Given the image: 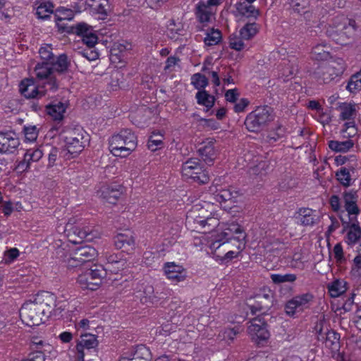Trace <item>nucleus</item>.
<instances>
[{
	"mask_svg": "<svg viewBox=\"0 0 361 361\" xmlns=\"http://www.w3.org/2000/svg\"><path fill=\"white\" fill-rule=\"evenodd\" d=\"M357 28L355 20L337 16L326 26V35L336 44L346 45L354 38Z\"/></svg>",
	"mask_w": 361,
	"mask_h": 361,
	"instance_id": "f257e3e1",
	"label": "nucleus"
},
{
	"mask_svg": "<svg viewBox=\"0 0 361 361\" xmlns=\"http://www.w3.org/2000/svg\"><path fill=\"white\" fill-rule=\"evenodd\" d=\"M271 108L269 106L258 107L250 113L245 121L246 128L250 132H258L273 121Z\"/></svg>",
	"mask_w": 361,
	"mask_h": 361,
	"instance_id": "f03ea898",
	"label": "nucleus"
},
{
	"mask_svg": "<svg viewBox=\"0 0 361 361\" xmlns=\"http://www.w3.org/2000/svg\"><path fill=\"white\" fill-rule=\"evenodd\" d=\"M64 142L68 153L75 157L84 149L88 135L82 128H74L66 132Z\"/></svg>",
	"mask_w": 361,
	"mask_h": 361,
	"instance_id": "7ed1b4c3",
	"label": "nucleus"
},
{
	"mask_svg": "<svg viewBox=\"0 0 361 361\" xmlns=\"http://www.w3.org/2000/svg\"><path fill=\"white\" fill-rule=\"evenodd\" d=\"M36 77L42 82V89H46L49 92H54L59 87V80L56 75L53 71L50 63H37L35 68Z\"/></svg>",
	"mask_w": 361,
	"mask_h": 361,
	"instance_id": "20e7f679",
	"label": "nucleus"
},
{
	"mask_svg": "<svg viewBox=\"0 0 361 361\" xmlns=\"http://www.w3.org/2000/svg\"><path fill=\"white\" fill-rule=\"evenodd\" d=\"M59 30L67 33L76 34L82 37V42L89 47L93 48L97 42V36L92 27L85 23H79L71 26L59 24Z\"/></svg>",
	"mask_w": 361,
	"mask_h": 361,
	"instance_id": "39448f33",
	"label": "nucleus"
},
{
	"mask_svg": "<svg viewBox=\"0 0 361 361\" xmlns=\"http://www.w3.org/2000/svg\"><path fill=\"white\" fill-rule=\"evenodd\" d=\"M246 235L243 228L238 224H231L222 233V238L214 241L211 244L212 249H218L221 245L228 243V240H234L238 243V248L241 250L245 245L244 240Z\"/></svg>",
	"mask_w": 361,
	"mask_h": 361,
	"instance_id": "423d86ee",
	"label": "nucleus"
},
{
	"mask_svg": "<svg viewBox=\"0 0 361 361\" xmlns=\"http://www.w3.org/2000/svg\"><path fill=\"white\" fill-rule=\"evenodd\" d=\"M20 316L23 322L30 326H38L47 319L34 300L23 305L20 310Z\"/></svg>",
	"mask_w": 361,
	"mask_h": 361,
	"instance_id": "0eeeda50",
	"label": "nucleus"
},
{
	"mask_svg": "<svg viewBox=\"0 0 361 361\" xmlns=\"http://www.w3.org/2000/svg\"><path fill=\"white\" fill-rule=\"evenodd\" d=\"M106 272L102 267L94 266V269H87L78 277V282L82 288L95 290L100 285Z\"/></svg>",
	"mask_w": 361,
	"mask_h": 361,
	"instance_id": "6e6552de",
	"label": "nucleus"
},
{
	"mask_svg": "<svg viewBox=\"0 0 361 361\" xmlns=\"http://www.w3.org/2000/svg\"><path fill=\"white\" fill-rule=\"evenodd\" d=\"M183 176L193 179L195 182L204 184L209 182L208 175L202 170L197 158H190L182 165Z\"/></svg>",
	"mask_w": 361,
	"mask_h": 361,
	"instance_id": "1a4fd4ad",
	"label": "nucleus"
},
{
	"mask_svg": "<svg viewBox=\"0 0 361 361\" xmlns=\"http://www.w3.org/2000/svg\"><path fill=\"white\" fill-rule=\"evenodd\" d=\"M312 294L306 293L294 296L285 305V312L289 316H294L297 312H302L310 308L313 302Z\"/></svg>",
	"mask_w": 361,
	"mask_h": 361,
	"instance_id": "9d476101",
	"label": "nucleus"
},
{
	"mask_svg": "<svg viewBox=\"0 0 361 361\" xmlns=\"http://www.w3.org/2000/svg\"><path fill=\"white\" fill-rule=\"evenodd\" d=\"M97 256L96 250L91 246L78 247L68 259L69 267H78L81 265H88Z\"/></svg>",
	"mask_w": 361,
	"mask_h": 361,
	"instance_id": "9b49d317",
	"label": "nucleus"
},
{
	"mask_svg": "<svg viewBox=\"0 0 361 361\" xmlns=\"http://www.w3.org/2000/svg\"><path fill=\"white\" fill-rule=\"evenodd\" d=\"M250 323L247 331L253 341L259 345L269 338L267 324L262 316L252 319Z\"/></svg>",
	"mask_w": 361,
	"mask_h": 361,
	"instance_id": "f8f14e48",
	"label": "nucleus"
},
{
	"mask_svg": "<svg viewBox=\"0 0 361 361\" xmlns=\"http://www.w3.org/2000/svg\"><path fill=\"white\" fill-rule=\"evenodd\" d=\"M315 331L317 334L319 341L325 343V345L330 348L332 351H337L340 348V335L334 331H329L326 329L324 331L323 322H320L317 324Z\"/></svg>",
	"mask_w": 361,
	"mask_h": 361,
	"instance_id": "ddd939ff",
	"label": "nucleus"
},
{
	"mask_svg": "<svg viewBox=\"0 0 361 361\" xmlns=\"http://www.w3.org/2000/svg\"><path fill=\"white\" fill-rule=\"evenodd\" d=\"M67 237L70 242L77 244L82 240L90 241L93 238L91 229L88 227L80 228L77 226H74L71 222V219L66 224L65 230Z\"/></svg>",
	"mask_w": 361,
	"mask_h": 361,
	"instance_id": "4468645a",
	"label": "nucleus"
},
{
	"mask_svg": "<svg viewBox=\"0 0 361 361\" xmlns=\"http://www.w3.org/2000/svg\"><path fill=\"white\" fill-rule=\"evenodd\" d=\"M42 313L49 318L52 315L54 306L56 305V295L48 291H41L38 293L34 300Z\"/></svg>",
	"mask_w": 361,
	"mask_h": 361,
	"instance_id": "2eb2a0df",
	"label": "nucleus"
},
{
	"mask_svg": "<svg viewBox=\"0 0 361 361\" xmlns=\"http://www.w3.org/2000/svg\"><path fill=\"white\" fill-rule=\"evenodd\" d=\"M344 71L343 64L331 61L321 66L319 69V78L324 83H329L335 78L341 75Z\"/></svg>",
	"mask_w": 361,
	"mask_h": 361,
	"instance_id": "dca6fc26",
	"label": "nucleus"
},
{
	"mask_svg": "<svg viewBox=\"0 0 361 361\" xmlns=\"http://www.w3.org/2000/svg\"><path fill=\"white\" fill-rule=\"evenodd\" d=\"M19 145V138L14 131L0 132V153H14Z\"/></svg>",
	"mask_w": 361,
	"mask_h": 361,
	"instance_id": "f3484780",
	"label": "nucleus"
},
{
	"mask_svg": "<svg viewBox=\"0 0 361 361\" xmlns=\"http://www.w3.org/2000/svg\"><path fill=\"white\" fill-rule=\"evenodd\" d=\"M19 90L22 95L27 99L41 98L47 94L48 90L37 87L31 79H25L19 85Z\"/></svg>",
	"mask_w": 361,
	"mask_h": 361,
	"instance_id": "a211bd4d",
	"label": "nucleus"
},
{
	"mask_svg": "<svg viewBox=\"0 0 361 361\" xmlns=\"http://www.w3.org/2000/svg\"><path fill=\"white\" fill-rule=\"evenodd\" d=\"M344 229L348 228L346 235V243L348 245H354L361 237V228L358 225L357 217H350L349 221L341 217Z\"/></svg>",
	"mask_w": 361,
	"mask_h": 361,
	"instance_id": "6ab92c4d",
	"label": "nucleus"
},
{
	"mask_svg": "<svg viewBox=\"0 0 361 361\" xmlns=\"http://www.w3.org/2000/svg\"><path fill=\"white\" fill-rule=\"evenodd\" d=\"M123 192V187L121 185H104L99 191V196L111 204H115Z\"/></svg>",
	"mask_w": 361,
	"mask_h": 361,
	"instance_id": "aec40b11",
	"label": "nucleus"
},
{
	"mask_svg": "<svg viewBox=\"0 0 361 361\" xmlns=\"http://www.w3.org/2000/svg\"><path fill=\"white\" fill-rule=\"evenodd\" d=\"M358 195L357 191L349 190L343 193V200L344 202V207L348 212V218L357 217L360 214V209L357 205Z\"/></svg>",
	"mask_w": 361,
	"mask_h": 361,
	"instance_id": "412c9836",
	"label": "nucleus"
},
{
	"mask_svg": "<svg viewBox=\"0 0 361 361\" xmlns=\"http://www.w3.org/2000/svg\"><path fill=\"white\" fill-rule=\"evenodd\" d=\"M109 149L115 157H126L132 153L130 147L126 145L118 134L113 135L109 140Z\"/></svg>",
	"mask_w": 361,
	"mask_h": 361,
	"instance_id": "4be33fe9",
	"label": "nucleus"
},
{
	"mask_svg": "<svg viewBox=\"0 0 361 361\" xmlns=\"http://www.w3.org/2000/svg\"><path fill=\"white\" fill-rule=\"evenodd\" d=\"M164 272L167 278L176 282L183 281L186 277L185 269L174 262H167L164 264Z\"/></svg>",
	"mask_w": 361,
	"mask_h": 361,
	"instance_id": "5701e85b",
	"label": "nucleus"
},
{
	"mask_svg": "<svg viewBox=\"0 0 361 361\" xmlns=\"http://www.w3.org/2000/svg\"><path fill=\"white\" fill-rule=\"evenodd\" d=\"M216 12V9H212L210 6H207L204 1H199L195 9V16L201 23L211 22Z\"/></svg>",
	"mask_w": 361,
	"mask_h": 361,
	"instance_id": "b1692460",
	"label": "nucleus"
},
{
	"mask_svg": "<svg viewBox=\"0 0 361 361\" xmlns=\"http://www.w3.org/2000/svg\"><path fill=\"white\" fill-rule=\"evenodd\" d=\"M98 345L97 337L93 334H85L82 336L81 341L77 344L78 358L79 361H84V348L92 349Z\"/></svg>",
	"mask_w": 361,
	"mask_h": 361,
	"instance_id": "393cba45",
	"label": "nucleus"
},
{
	"mask_svg": "<svg viewBox=\"0 0 361 361\" xmlns=\"http://www.w3.org/2000/svg\"><path fill=\"white\" fill-rule=\"evenodd\" d=\"M255 304L250 305L252 314L257 312L269 310L273 302V296L271 293L259 294L256 296Z\"/></svg>",
	"mask_w": 361,
	"mask_h": 361,
	"instance_id": "a878e982",
	"label": "nucleus"
},
{
	"mask_svg": "<svg viewBox=\"0 0 361 361\" xmlns=\"http://www.w3.org/2000/svg\"><path fill=\"white\" fill-rule=\"evenodd\" d=\"M199 155L202 159L208 165L213 164L216 157V150L214 147V142L210 140L198 149Z\"/></svg>",
	"mask_w": 361,
	"mask_h": 361,
	"instance_id": "bb28decb",
	"label": "nucleus"
},
{
	"mask_svg": "<svg viewBox=\"0 0 361 361\" xmlns=\"http://www.w3.org/2000/svg\"><path fill=\"white\" fill-rule=\"evenodd\" d=\"M314 213L315 211L312 209L305 207L300 208L297 212L298 216L296 219L302 226H313L317 222V216Z\"/></svg>",
	"mask_w": 361,
	"mask_h": 361,
	"instance_id": "cd10ccee",
	"label": "nucleus"
},
{
	"mask_svg": "<svg viewBox=\"0 0 361 361\" xmlns=\"http://www.w3.org/2000/svg\"><path fill=\"white\" fill-rule=\"evenodd\" d=\"M66 109V104L61 102H57L46 105L47 114L55 121H61Z\"/></svg>",
	"mask_w": 361,
	"mask_h": 361,
	"instance_id": "c85d7f7f",
	"label": "nucleus"
},
{
	"mask_svg": "<svg viewBox=\"0 0 361 361\" xmlns=\"http://www.w3.org/2000/svg\"><path fill=\"white\" fill-rule=\"evenodd\" d=\"M357 104L343 102L340 104L338 109L340 111V118L343 121L353 120L357 114Z\"/></svg>",
	"mask_w": 361,
	"mask_h": 361,
	"instance_id": "c756f323",
	"label": "nucleus"
},
{
	"mask_svg": "<svg viewBox=\"0 0 361 361\" xmlns=\"http://www.w3.org/2000/svg\"><path fill=\"white\" fill-rule=\"evenodd\" d=\"M328 291L332 298H337L348 289V283L344 280H335L327 286Z\"/></svg>",
	"mask_w": 361,
	"mask_h": 361,
	"instance_id": "7c9ffc66",
	"label": "nucleus"
},
{
	"mask_svg": "<svg viewBox=\"0 0 361 361\" xmlns=\"http://www.w3.org/2000/svg\"><path fill=\"white\" fill-rule=\"evenodd\" d=\"M54 73L61 74L68 70L69 61L66 54H60L56 59L54 57L53 61L50 63Z\"/></svg>",
	"mask_w": 361,
	"mask_h": 361,
	"instance_id": "2f4dec72",
	"label": "nucleus"
},
{
	"mask_svg": "<svg viewBox=\"0 0 361 361\" xmlns=\"http://www.w3.org/2000/svg\"><path fill=\"white\" fill-rule=\"evenodd\" d=\"M75 13L73 10L70 8H67L65 7H59L56 11V23L58 28L59 29V24H65L68 26H71V25H68L65 23V20L70 21L74 18Z\"/></svg>",
	"mask_w": 361,
	"mask_h": 361,
	"instance_id": "473e14b6",
	"label": "nucleus"
},
{
	"mask_svg": "<svg viewBox=\"0 0 361 361\" xmlns=\"http://www.w3.org/2000/svg\"><path fill=\"white\" fill-rule=\"evenodd\" d=\"M149 350L144 345L138 347L132 358L122 357L119 361H150Z\"/></svg>",
	"mask_w": 361,
	"mask_h": 361,
	"instance_id": "72a5a7b5",
	"label": "nucleus"
},
{
	"mask_svg": "<svg viewBox=\"0 0 361 361\" xmlns=\"http://www.w3.org/2000/svg\"><path fill=\"white\" fill-rule=\"evenodd\" d=\"M280 72L282 77L288 78L295 75L298 71V65L296 60L284 61L280 66Z\"/></svg>",
	"mask_w": 361,
	"mask_h": 361,
	"instance_id": "f704fd0d",
	"label": "nucleus"
},
{
	"mask_svg": "<svg viewBox=\"0 0 361 361\" xmlns=\"http://www.w3.org/2000/svg\"><path fill=\"white\" fill-rule=\"evenodd\" d=\"M122 141L126 142V145L130 147L132 152H133L137 145V137L129 129H124L118 133Z\"/></svg>",
	"mask_w": 361,
	"mask_h": 361,
	"instance_id": "c9c22d12",
	"label": "nucleus"
},
{
	"mask_svg": "<svg viewBox=\"0 0 361 361\" xmlns=\"http://www.w3.org/2000/svg\"><path fill=\"white\" fill-rule=\"evenodd\" d=\"M195 98L197 102L203 105L207 108V111L210 109L214 104L215 98L214 96L209 94L205 90H200L196 93Z\"/></svg>",
	"mask_w": 361,
	"mask_h": 361,
	"instance_id": "e433bc0d",
	"label": "nucleus"
},
{
	"mask_svg": "<svg viewBox=\"0 0 361 361\" xmlns=\"http://www.w3.org/2000/svg\"><path fill=\"white\" fill-rule=\"evenodd\" d=\"M197 223L204 229V233H210L219 224V220L216 214L204 219L197 220Z\"/></svg>",
	"mask_w": 361,
	"mask_h": 361,
	"instance_id": "4c0bfd02",
	"label": "nucleus"
},
{
	"mask_svg": "<svg viewBox=\"0 0 361 361\" xmlns=\"http://www.w3.org/2000/svg\"><path fill=\"white\" fill-rule=\"evenodd\" d=\"M135 243L133 235L128 233H118L114 238V244L118 249L133 246Z\"/></svg>",
	"mask_w": 361,
	"mask_h": 361,
	"instance_id": "58836bf2",
	"label": "nucleus"
},
{
	"mask_svg": "<svg viewBox=\"0 0 361 361\" xmlns=\"http://www.w3.org/2000/svg\"><path fill=\"white\" fill-rule=\"evenodd\" d=\"M354 145L352 140L345 141L331 140L329 142V147L333 151L338 152H346Z\"/></svg>",
	"mask_w": 361,
	"mask_h": 361,
	"instance_id": "ea45409f",
	"label": "nucleus"
},
{
	"mask_svg": "<svg viewBox=\"0 0 361 361\" xmlns=\"http://www.w3.org/2000/svg\"><path fill=\"white\" fill-rule=\"evenodd\" d=\"M238 193L235 191H231L230 189L221 188L215 190L214 199L219 202L231 201L237 197Z\"/></svg>",
	"mask_w": 361,
	"mask_h": 361,
	"instance_id": "a19ab883",
	"label": "nucleus"
},
{
	"mask_svg": "<svg viewBox=\"0 0 361 361\" xmlns=\"http://www.w3.org/2000/svg\"><path fill=\"white\" fill-rule=\"evenodd\" d=\"M330 56L326 44H317L312 48V56L318 61L326 60Z\"/></svg>",
	"mask_w": 361,
	"mask_h": 361,
	"instance_id": "79ce46f5",
	"label": "nucleus"
},
{
	"mask_svg": "<svg viewBox=\"0 0 361 361\" xmlns=\"http://www.w3.org/2000/svg\"><path fill=\"white\" fill-rule=\"evenodd\" d=\"M336 179L345 187L352 184L350 170L346 167H341L336 173Z\"/></svg>",
	"mask_w": 361,
	"mask_h": 361,
	"instance_id": "37998d69",
	"label": "nucleus"
},
{
	"mask_svg": "<svg viewBox=\"0 0 361 361\" xmlns=\"http://www.w3.org/2000/svg\"><path fill=\"white\" fill-rule=\"evenodd\" d=\"M258 30L259 26L257 23H247L241 28L240 35L243 39H250L258 32Z\"/></svg>",
	"mask_w": 361,
	"mask_h": 361,
	"instance_id": "c03bdc74",
	"label": "nucleus"
},
{
	"mask_svg": "<svg viewBox=\"0 0 361 361\" xmlns=\"http://www.w3.org/2000/svg\"><path fill=\"white\" fill-rule=\"evenodd\" d=\"M54 5L51 2L47 1L42 3L37 8L36 15L39 18L47 19L53 12Z\"/></svg>",
	"mask_w": 361,
	"mask_h": 361,
	"instance_id": "a18cd8bd",
	"label": "nucleus"
},
{
	"mask_svg": "<svg viewBox=\"0 0 361 361\" xmlns=\"http://www.w3.org/2000/svg\"><path fill=\"white\" fill-rule=\"evenodd\" d=\"M163 145V135L160 133H153L149 138L147 147L154 152Z\"/></svg>",
	"mask_w": 361,
	"mask_h": 361,
	"instance_id": "49530a36",
	"label": "nucleus"
},
{
	"mask_svg": "<svg viewBox=\"0 0 361 361\" xmlns=\"http://www.w3.org/2000/svg\"><path fill=\"white\" fill-rule=\"evenodd\" d=\"M221 39V32L219 30L212 29L211 31L207 34L204 42L207 46H213L217 44Z\"/></svg>",
	"mask_w": 361,
	"mask_h": 361,
	"instance_id": "de8ad7c7",
	"label": "nucleus"
},
{
	"mask_svg": "<svg viewBox=\"0 0 361 361\" xmlns=\"http://www.w3.org/2000/svg\"><path fill=\"white\" fill-rule=\"evenodd\" d=\"M271 279L274 283L280 284L286 282H294L297 277L296 275L293 274H271Z\"/></svg>",
	"mask_w": 361,
	"mask_h": 361,
	"instance_id": "09e8293b",
	"label": "nucleus"
},
{
	"mask_svg": "<svg viewBox=\"0 0 361 361\" xmlns=\"http://www.w3.org/2000/svg\"><path fill=\"white\" fill-rule=\"evenodd\" d=\"M346 89L350 92H355L361 90V73H357L350 78Z\"/></svg>",
	"mask_w": 361,
	"mask_h": 361,
	"instance_id": "8fccbe9b",
	"label": "nucleus"
},
{
	"mask_svg": "<svg viewBox=\"0 0 361 361\" xmlns=\"http://www.w3.org/2000/svg\"><path fill=\"white\" fill-rule=\"evenodd\" d=\"M39 54L44 63H51L54 60V55L52 53V48L48 44L41 47Z\"/></svg>",
	"mask_w": 361,
	"mask_h": 361,
	"instance_id": "3c124183",
	"label": "nucleus"
},
{
	"mask_svg": "<svg viewBox=\"0 0 361 361\" xmlns=\"http://www.w3.org/2000/svg\"><path fill=\"white\" fill-rule=\"evenodd\" d=\"M192 83L196 89H203L208 85V79L204 75L196 73L192 77Z\"/></svg>",
	"mask_w": 361,
	"mask_h": 361,
	"instance_id": "603ef678",
	"label": "nucleus"
},
{
	"mask_svg": "<svg viewBox=\"0 0 361 361\" xmlns=\"http://www.w3.org/2000/svg\"><path fill=\"white\" fill-rule=\"evenodd\" d=\"M239 12L247 18L253 17L256 18L259 14V10L256 9L255 6H241L240 8H238Z\"/></svg>",
	"mask_w": 361,
	"mask_h": 361,
	"instance_id": "864d4df0",
	"label": "nucleus"
},
{
	"mask_svg": "<svg viewBox=\"0 0 361 361\" xmlns=\"http://www.w3.org/2000/svg\"><path fill=\"white\" fill-rule=\"evenodd\" d=\"M290 4L295 12L301 13H305L309 4L307 0H290Z\"/></svg>",
	"mask_w": 361,
	"mask_h": 361,
	"instance_id": "5fc2aeb1",
	"label": "nucleus"
},
{
	"mask_svg": "<svg viewBox=\"0 0 361 361\" xmlns=\"http://www.w3.org/2000/svg\"><path fill=\"white\" fill-rule=\"evenodd\" d=\"M107 260L108 269H111V271H113L114 265H116L118 269H123L126 264V262L122 259H118L116 255H109L107 257Z\"/></svg>",
	"mask_w": 361,
	"mask_h": 361,
	"instance_id": "6e6d98bb",
	"label": "nucleus"
},
{
	"mask_svg": "<svg viewBox=\"0 0 361 361\" xmlns=\"http://www.w3.org/2000/svg\"><path fill=\"white\" fill-rule=\"evenodd\" d=\"M23 131L26 140L29 142L36 140L38 135V130L35 126H25Z\"/></svg>",
	"mask_w": 361,
	"mask_h": 361,
	"instance_id": "4d7b16f0",
	"label": "nucleus"
},
{
	"mask_svg": "<svg viewBox=\"0 0 361 361\" xmlns=\"http://www.w3.org/2000/svg\"><path fill=\"white\" fill-rule=\"evenodd\" d=\"M25 159L28 160V161H39L43 156V152L39 149H28L25 154Z\"/></svg>",
	"mask_w": 361,
	"mask_h": 361,
	"instance_id": "13d9d810",
	"label": "nucleus"
},
{
	"mask_svg": "<svg viewBox=\"0 0 361 361\" xmlns=\"http://www.w3.org/2000/svg\"><path fill=\"white\" fill-rule=\"evenodd\" d=\"M229 47L236 51H240L244 48L245 44L241 38L237 36H231L229 37Z\"/></svg>",
	"mask_w": 361,
	"mask_h": 361,
	"instance_id": "bf43d9fd",
	"label": "nucleus"
},
{
	"mask_svg": "<svg viewBox=\"0 0 361 361\" xmlns=\"http://www.w3.org/2000/svg\"><path fill=\"white\" fill-rule=\"evenodd\" d=\"M107 7H109V0H97L94 11L100 14H106Z\"/></svg>",
	"mask_w": 361,
	"mask_h": 361,
	"instance_id": "052dcab7",
	"label": "nucleus"
},
{
	"mask_svg": "<svg viewBox=\"0 0 361 361\" xmlns=\"http://www.w3.org/2000/svg\"><path fill=\"white\" fill-rule=\"evenodd\" d=\"M354 267L352 268L351 274L355 276H361V254H358L354 258Z\"/></svg>",
	"mask_w": 361,
	"mask_h": 361,
	"instance_id": "680f3d73",
	"label": "nucleus"
},
{
	"mask_svg": "<svg viewBox=\"0 0 361 361\" xmlns=\"http://www.w3.org/2000/svg\"><path fill=\"white\" fill-rule=\"evenodd\" d=\"M333 252L337 262L342 263L345 260L343 257V247L340 243H337L335 245L333 249Z\"/></svg>",
	"mask_w": 361,
	"mask_h": 361,
	"instance_id": "e2e57ef3",
	"label": "nucleus"
},
{
	"mask_svg": "<svg viewBox=\"0 0 361 361\" xmlns=\"http://www.w3.org/2000/svg\"><path fill=\"white\" fill-rule=\"evenodd\" d=\"M284 135L285 128L281 125H279L278 127L276 128V132L274 133H271L268 137L269 139V142H271V140L276 142L279 138L283 137Z\"/></svg>",
	"mask_w": 361,
	"mask_h": 361,
	"instance_id": "0e129e2a",
	"label": "nucleus"
},
{
	"mask_svg": "<svg viewBox=\"0 0 361 361\" xmlns=\"http://www.w3.org/2000/svg\"><path fill=\"white\" fill-rule=\"evenodd\" d=\"M329 204L334 212H338L341 210V200L338 195H332L329 199Z\"/></svg>",
	"mask_w": 361,
	"mask_h": 361,
	"instance_id": "69168bd1",
	"label": "nucleus"
},
{
	"mask_svg": "<svg viewBox=\"0 0 361 361\" xmlns=\"http://www.w3.org/2000/svg\"><path fill=\"white\" fill-rule=\"evenodd\" d=\"M238 332V329L235 328L225 329L223 332V338L225 340L233 341Z\"/></svg>",
	"mask_w": 361,
	"mask_h": 361,
	"instance_id": "338daca9",
	"label": "nucleus"
},
{
	"mask_svg": "<svg viewBox=\"0 0 361 361\" xmlns=\"http://www.w3.org/2000/svg\"><path fill=\"white\" fill-rule=\"evenodd\" d=\"M28 358L30 361H44L45 360L44 353L40 350L30 353Z\"/></svg>",
	"mask_w": 361,
	"mask_h": 361,
	"instance_id": "774afa93",
	"label": "nucleus"
}]
</instances>
